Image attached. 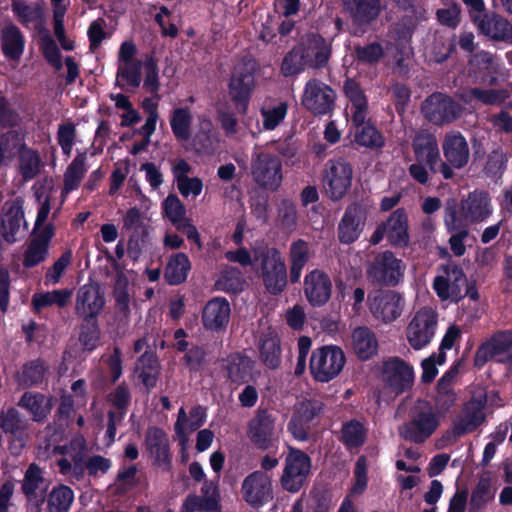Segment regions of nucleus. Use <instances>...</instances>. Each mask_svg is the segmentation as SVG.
<instances>
[{"instance_id": "18", "label": "nucleus", "mask_w": 512, "mask_h": 512, "mask_svg": "<svg viewBox=\"0 0 512 512\" xmlns=\"http://www.w3.org/2000/svg\"><path fill=\"white\" fill-rule=\"evenodd\" d=\"M276 417L267 409L259 408L247 424V436L259 450H269L274 446Z\"/></svg>"}, {"instance_id": "49", "label": "nucleus", "mask_w": 512, "mask_h": 512, "mask_svg": "<svg viewBox=\"0 0 512 512\" xmlns=\"http://www.w3.org/2000/svg\"><path fill=\"white\" fill-rule=\"evenodd\" d=\"M41 165V158L38 152L32 148L21 144L19 148V167L20 173L24 180L29 181L34 179L39 171Z\"/></svg>"}, {"instance_id": "33", "label": "nucleus", "mask_w": 512, "mask_h": 512, "mask_svg": "<svg viewBox=\"0 0 512 512\" xmlns=\"http://www.w3.org/2000/svg\"><path fill=\"white\" fill-rule=\"evenodd\" d=\"M387 241L394 248H407L410 244L408 215L405 208L394 210L386 221Z\"/></svg>"}, {"instance_id": "46", "label": "nucleus", "mask_w": 512, "mask_h": 512, "mask_svg": "<svg viewBox=\"0 0 512 512\" xmlns=\"http://www.w3.org/2000/svg\"><path fill=\"white\" fill-rule=\"evenodd\" d=\"M169 123L172 133L177 140L188 141L191 138L193 116L188 107L173 109Z\"/></svg>"}, {"instance_id": "23", "label": "nucleus", "mask_w": 512, "mask_h": 512, "mask_svg": "<svg viewBox=\"0 0 512 512\" xmlns=\"http://www.w3.org/2000/svg\"><path fill=\"white\" fill-rule=\"evenodd\" d=\"M309 68L323 69L327 67L332 55V43L319 33L307 34L298 45Z\"/></svg>"}, {"instance_id": "31", "label": "nucleus", "mask_w": 512, "mask_h": 512, "mask_svg": "<svg viewBox=\"0 0 512 512\" xmlns=\"http://www.w3.org/2000/svg\"><path fill=\"white\" fill-rule=\"evenodd\" d=\"M105 305V298L98 285L80 287L76 299V313L82 318H98Z\"/></svg>"}, {"instance_id": "22", "label": "nucleus", "mask_w": 512, "mask_h": 512, "mask_svg": "<svg viewBox=\"0 0 512 512\" xmlns=\"http://www.w3.org/2000/svg\"><path fill=\"white\" fill-rule=\"evenodd\" d=\"M303 292L312 307H323L331 299L332 280L325 271L313 269L304 277Z\"/></svg>"}, {"instance_id": "20", "label": "nucleus", "mask_w": 512, "mask_h": 512, "mask_svg": "<svg viewBox=\"0 0 512 512\" xmlns=\"http://www.w3.org/2000/svg\"><path fill=\"white\" fill-rule=\"evenodd\" d=\"M423 111L430 122L443 125L457 120L462 115L463 107L453 98L439 93L426 99Z\"/></svg>"}, {"instance_id": "30", "label": "nucleus", "mask_w": 512, "mask_h": 512, "mask_svg": "<svg viewBox=\"0 0 512 512\" xmlns=\"http://www.w3.org/2000/svg\"><path fill=\"white\" fill-rule=\"evenodd\" d=\"M442 150L451 169H461L469 162L470 150L466 138L460 132H449L445 135Z\"/></svg>"}, {"instance_id": "43", "label": "nucleus", "mask_w": 512, "mask_h": 512, "mask_svg": "<svg viewBox=\"0 0 512 512\" xmlns=\"http://www.w3.org/2000/svg\"><path fill=\"white\" fill-rule=\"evenodd\" d=\"M190 270L189 257L183 252H178L170 256L164 269V278L169 285L177 286L186 281Z\"/></svg>"}, {"instance_id": "47", "label": "nucleus", "mask_w": 512, "mask_h": 512, "mask_svg": "<svg viewBox=\"0 0 512 512\" xmlns=\"http://www.w3.org/2000/svg\"><path fill=\"white\" fill-rule=\"evenodd\" d=\"M367 438V429L362 422L351 419L342 424L340 441L348 449L361 447Z\"/></svg>"}, {"instance_id": "60", "label": "nucleus", "mask_w": 512, "mask_h": 512, "mask_svg": "<svg viewBox=\"0 0 512 512\" xmlns=\"http://www.w3.org/2000/svg\"><path fill=\"white\" fill-rule=\"evenodd\" d=\"M164 216L173 226L186 219V207L175 194H169L162 203Z\"/></svg>"}, {"instance_id": "16", "label": "nucleus", "mask_w": 512, "mask_h": 512, "mask_svg": "<svg viewBox=\"0 0 512 512\" xmlns=\"http://www.w3.org/2000/svg\"><path fill=\"white\" fill-rule=\"evenodd\" d=\"M354 35L367 33L381 13V0H343Z\"/></svg>"}, {"instance_id": "21", "label": "nucleus", "mask_w": 512, "mask_h": 512, "mask_svg": "<svg viewBox=\"0 0 512 512\" xmlns=\"http://www.w3.org/2000/svg\"><path fill=\"white\" fill-rule=\"evenodd\" d=\"M437 316L430 309L419 310L407 327V339L409 344L420 350L427 346L435 335Z\"/></svg>"}, {"instance_id": "36", "label": "nucleus", "mask_w": 512, "mask_h": 512, "mask_svg": "<svg viewBox=\"0 0 512 512\" xmlns=\"http://www.w3.org/2000/svg\"><path fill=\"white\" fill-rule=\"evenodd\" d=\"M17 405L25 409L34 422L44 423L53 408V399L40 392L26 391L18 400Z\"/></svg>"}, {"instance_id": "3", "label": "nucleus", "mask_w": 512, "mask_h": 512, "mask_svg": "<svg viewBox=\"0 0 512 512\" xmlns=\"http://www.w3.org/2000/svg\"><path fill=\"white\" fill-rule=\"evenodd\" d=\"M254 260L259 262L265 289L272 295L281 294L287 286V269L280 251L275 247L253 248Z\"/></svg>"}, {"instance_id": "17", "label": "nucleus", "mask_w": 512, "mask_h": 512, "mask_svg": "<svg viewBox=\"0 0 512 512\" xmlns=\"http://www.w3.org/2000/svg\"><path fill=\"white\" fill-rule=\"evenodd\" d=\"M243 500L253 508H261L273 499L272 476L261 470L248 474L241 485Z\"/></svg>"}, {"instance_id": "45", "label": "nucleus", "mask_w": 512, "mask_h": 512, "mask_svg": "<svg viewBox=\"0 0 512 512\" xmlns=\"http://www.w3.org/2000/svg\"><path fill=\"white\" fill-rule=\"evenodd\" d=\"M74 501V491L65 484H58L46 493L47 512H69Z\"/></svg>"}, {"instance_id": "40", "label": "nucleus", "mask_w": 512, "mask_h": 512, "mask_svg": "<svg viewBox=\"0 0 512 512\" xmlns=\"http://www.w3.org/2000/svg\"><path fill=\"white\" fill-rule=\"evenodd\" d=\"M475 26L479 33L493 40L512 39V24L495 13H487Z\"/></svg>"}, {"instance_id": "54", "label": "nucleus", "mask_w": 512, "mask_h": 512, "mask_svg": "<svg viewBox=\"0 0 512 512\" xmlns=\"http://www.w3.org/2000/svg\"><path fill=\"white\" fill-rule=\"evenodd\" d=\"M145 76L143 79V88L145 91L153 96L157 101L161 99L159 95L160 80H159V67L157 60L154 56L146 57L144 61Z\"/></svg>"}, {"instance_id": "32", "label": "nucleus", "mask_w": 512, "mask_h": 512, "mask_svg": "<svg viewBox=\"0 0 512 512\" xmlns=\"http://www.w3.org/2000/svg\"><path fill=\"white\" fill-rule=\"evenodd\" d=\"M259 359L270 370L281 366L282 347L278 333L271 327L263 331L258 341Z\"/></svg>"}, {"instance_id": "51", "label": "nucleus", "mask_w": 512, "mask_h": 512, "mask_svg": "<svg viewBox=\"0 0 512 512\" xmlns=\"http://www.w3.org/2000/svg\"><path fill=\"white\" fill-rule=\"evenodd\" d=\"M493 499L494 493L491 489L490 479L481 477L472 490L469 501V512H479Z\"/></svg>"}, {"instance_id": "37", "label": "nucleus", "mask_w": 512, "mask_h": 512, "mask_svg": "<svg viewBox=\"0 0 512 512\" xmlns=\"http://www.w3.org/2000/svg\"><path fill=\"white\" fill-rule=\"evenodd\" d=\"M351 347L361 361L372 359L378 352V340L367 326H358L351 333Z\"/></svg>"}, {"instance_id": "39", "label": "nucleus", "mask_w": 512, "mask_h": 512, "mask_svg": "<svg viewBox=\"0 0 512 512\" xmlns=\"http://www.w3.org/2000/svg\"><path fill=\"white\" fill-rule=\"evenodd\" d=\"M135 374L147 392L157 385L160 375V364L154 352L145 351L136 361Z\"/></svg>"}, {"instance_id": "57", "label": "nucleus", "mask_w": 512, "mask_h": 512, "mask_svg": "<svg viewBox=\"0 0 512 512\" xmlns=\"http://www.w3.org/2000/svg\"><path fill=\"white\" fill-rule=\"evenodd\" d=\"M277 217L281 228L292 232L297 228V207L296 204L287 198L282 199L277 206Z\"/></svg>"}, {"instance_id": "41", "label": "nucleus", "mask_w": 512, "mask_h": 512, "mask_svg": "<svg viewBox=\"0 0 512 512\" xmlns=\"http://www.w3.org/2000/svg\"><path fill=\"white\" fill-rule=\"evenodd\" d=\"M1 50L5 58L17 61L25 49V37L15 24L5 26L0 34Z\"/></svg>"}, {"instance_id": "58", "label": "nucleus", "mask_w": 512, "mask_h": 512, "mask_svg": "<svg viewBox=\"0 0 512 512\" xmlns=\"http://www.w3.org/2000/svg\"><path fill=\"white\" fill-rule=\"evenodd\" d=\"M470 100H477L484 105H500L505 102L508 93L505 89L471 88L468 91Z\"/></svg>"}, {"instance_id": "5", "label": "nucleus", "mask_w": 512, "mask_h": 512, "mask_svg": "<svg viewBox=\"0 0 512 512\" xmlns=\"http://www.w3.org/2000/svg\"><path fill=\"white\" fill-rule=\"evenodd\" d=\"M311 468L312 460L307 453L298 448L289 447L280 477L282 489L292 494L298 493L308 485Z\"/></svg>"}, {"instance_id": "48", "label": "nucleus", "mask_w": 512, "mask_h": 512, "mask_svg": "<svg viewBox=\"0 0 512 512\" xmlns=\"http://www.w3.org/2000/svg\"><path fill=\"white\" fill-rule=\"evenodd\" d=\"M87 156L85 152L78 153L72 162L68 165L64 173V187L63 192L69 193L76 190L87 171L86 168Z\"/></svg>"}, {"instance_id": "7", "label": "nucleus", "mask_w": 512, "mask_h": 512, "mask_svg": "<svg viewBox=\"0 0 512 512\" xmlns=\"http://www.w3.org/2000/svg\"><path fill=\"white\" fill-rule=\"evenodd\" d=\"M346 363L343 350L335 345L322 346L315 349L310 357V373L322 383L334 379L342 371Z\"/></svg>"}, {"instance_id": "12", "label": "nucleus", "mask_w": 512, "mask_h": 512, "mask_svg": "<svg viewBox=\"0 0 512 512\" xmlns=\"http://www.w3.org/2000/svg\"><path fill=\"white\" fill-rule=\"evenodd\" d=\"M336 92L328 84L312 78L305 84L302 105L316 116L330 114L335 108Z\"/></svg>"}, {"instance_id": "56", "label": "nucleus", "mask_w": 512, "mask_h": 512, "mask_svg": "<svg viewBox=\"0 0 512 512\" xmlns=\"http://www.w3.org/2000/svg\"><path fill=\"white\" fill-rule=\"evenodd\" d=\"M306 67L308 65L303 53L299 46H295L284 55L281 63V73L285 77H292L303 72Z\"/></svg>"}, {"instance_id": "15", "label": "nucleus", "mask_w": 512, "mask_h": 512, "mask_svg": "<svg viewBox=\"0 0 512 512\" xmlns=\"http://www.w3.org/2000/svg\"><path fill=\"white\" fill-rule=\"evenodd\" d=\"M48 487L49 482L44 477L43 469L38 464L31 463L21 482V491L29 511L42 512Z\"/></svg>"}, {"instance_id": "4", "label": "nucleus", "mask_w": 512, "mask_h": 512, "mask_svg": "<svg viewBox=\"0 0 512 512\" xmlns=\"http://www.w3.org/2000/svg\"><path fill=\"white\" fill-rule=\"evenodd\" d=\"M411 146L415 160L425 162L431 173H440L445 180L454 177V171L451 167L441 161L438 141L433 133L428 130H419L414 135Z\"/></svg>"}, {"instance_id": "9", "label": "nucleus", "mask_w": 512, "mask_h": 512, "mask_svg": "<svg viewBox=\"0 0 512 512\" xmlns=\"http://www.w3.org/2000/svg\"><path fill=\"white\" fill-rule=\"evenodd\" d=\"M353 169L344 158L331 159L327 162L323 174V186L328 198L340 201L352 185Z\"/></svg>"}, {"instance_id": "11", "label": "nucleus", "mask_w": 512, "mask_h": 512, "mask_svg": "<svg viewBox=\"0 0 512 512\" xmlns=\"http://www.w3.org/2000/svg\"><path fill=\"white\" fill-rule=\"evenodd\" d=\"M251 174L259 187L276 191L283 179L282 162L275 154L260 152L252 159Z\"/></svg>"}, {"instance_id": "64", "label": "nucleus", "mask_w": 512, "mask_h": 512, "mask_svg": "<svg viewBox=\"0 0 512 512\" xmlns=\"http://www.w3.org/2000/svg\"><path fill=\"white\" fill-rule=\"evenodd\" d=\"M444 223L449 233H458L459 231L469 230L468 224L470 223L455 206H449L445 209Z\"/></svg>"}, {"instance_id": "50", "label": "nucleus", "mask_w": 512, "mask_h": 512, "mask_svg": "<svg viewBox=\"0 0 512 512\" xmlns=\"http://www.w3.org/2000/svg\"><path fill=\"white\" fill-rule=\"evenodd\" d=\"M144 63L142 61L129 62L128 64H119L116 73L115 85L124 89L125 82L130 87L136 89L140 86L142 81V69Z\"/></svg>"}, {"instance_id": "38", "label": "nucleus", "mask_w": 512, "mask_h": 512, "mask_svg": "<svg viewBox=\"0 0 512 512\" xmlns=\"http://www.w3.org/2000/svg\"><path fill=\"white\" fill-rule=\"evenodd\" d=\"M48 371L45 361L41 358L30 360L14 375L15 383L20 389H30L40 386Z\"/></svg>"}, {"instance_id": "44", "label": "nucleus", "mask_w": 512, "mask_h": 512, "mask_svg": "<svg viewBox=\"0 0 512 512\" xmlns=\"http://www.w3.org/2000/svg\"><path fill=\"white\" fill-rule=\"evenodd\" d=\"M351 126L355 129L354 141L358 145L370 149H380L384 146L382 134L367 117L361 124L351 121Z\"/></svg>"}, {"instance_id": "28", "label": "nucleus", "mask_w": 512, "mask_h": 512, "mask_svg": "<svg viewBox=\"0 0 512 512\" xmlns=\"http://www.w3.org/2000/svg\"><path fill=\"white\" fill-rule=\"evenodd\" d=\"M22 222L24 227H27V223L24 220L23 200L15 198L5 202L0 215L1 235L5 242L13 244L18 240L17 234Z\"/></svg>"}, {"instance_id": "53", "label": "nucleus", "mask_w": 512, "mask_h": 512, "mask_svg": "<svg viewBox=\"0 0 512 512\" xmlns=\"http://www.w3.org/2000/svg\"><path fill=\"white\" fill-rule=\"evenodd\" d=\"M83 322L80 326L79 341L84 351H94L100 341V328L97 318H82Z\"/></svg>"}, {"instance_id": "26", "label": "nucleus", "mask_w": 512, "mask_h": 512, "mask_svg": "<svg viewBox=\"0 0 512 512\" xmlns=\"http://www.w3.org/2000/svg\"><path fill=\"white\" fill-rule=\"evenodd\" d=\"M486 398L472 397L462 408L461 414L453 419L455 433L466 435L476 431L486 420L484 408Z\"/></svg>"}, {"instance_id": "63", "label": "nucleus", "mask_w": 512, "mask_h": 512, "mask_svg": "<svg viewBox=\"0 0 512 512\" xmlns=\"http://www.w3.org/2000/svg\"><path fill=\"white\" fill-rule=\"evenodd\" d=\"M288 112V105L286 102H281L271 109H261L263 117V127L265 130H274L286 117Z\"/></svg>"}, {"instance_id": "59", "label": "nucleus", "mask_w": 512, "mask_h": 512, "mask_svg": "<svg viewBox=\"0 0 512 512\" xmlns=\"http://www.w3.org/2000/svg\"><path fill=\"white\" fill-rule=\"evenodd\" d=\"M508 156L501 147L491 151L484 166V172L488 177L501 178L506 170Z\"/></svg>"}, {"instance_id": "8", "label": "nucleus", "mask_w": 512, "mask_h": 512, "mask_svg": "<svg viewBox=\"0 0 512 512\" xmlns=\"http://www.w3.org/2000/svg\"><path fill=\"white\" fill-rule=\"evenodd\" d=\"M324 411V403L318 399H304L298 402L293 410L287 430L298 441L309 438L311 428L320 421Z\"/></svg>"}, {"instance_id": "27", "label": "nucleus", "mask_w": 512, "mask_h": 512, "mask_svg": "<svg viewBox=\"0 0 512 512\" xmlns=\"http://www.w3.org/2000/svg\"><path fill=\"white\" fill-rule=\"evenodd\" d=\"M231 316V307L225 297H213L202 309V324L207 331H225Z\"/></svg>"}, {"instance_id": "62", "label": "nucleus", "mask_w": 512, "mask_h": 512, "mask_svg": "<svg viewBox=\"0 0 512 512\" xmlns=\"http://www.w3.org/2000/svg\"><path fill=\"white\" fill-rule=\"evenodd\" d=\"M109 400L118 410V412H116V414H118V421H123L131 402V393L127 384L125 382L119 384L110 394Z\"/></svg>"}, {"instance_id": "1", "label": "nucleus", "mask_w": 512, "mask_h": 512, "mask_svg": "<svg viewBox=\"0 0 512 512\" xmlns=\"http://www.w3.org/2000/svg\"><path fill=\"white\" fill-rule=\"evenodd\" d=\"M405 262L391 250L375 253L366 263V278L378 287L394 288L404 281Z\"/></svg>"}, {"instance_id": "25", "label": "nucleus", "mask_w": 512, "mask_h": 512, "mask_svg": "<svg viewBox=\"0 0 512 512\" xmlns=\"http://www.w3.org/2000/svg\"><path fill=\"white\" fill-rule=\"evenodd\" d=\"M146 450L153 458V465L169 472L172 468V457L167 434L162 428L149 427L145 436Z\"/></svg>"}, {"instance_id": "55", "label": "nucleus", "mask_w": 512, "mask_h": 512, "mask_svg": "<svg viewBox=\"0 0 512 512\" xmlns=\"http://www.w3.org/2000/svg\"><path fill=\"white\" fill-rule=\"evenodd\" d=\"M220 504L219 491H215L212 496L200 497L196 494H189L184 500V509L188 512H209L218 510Z\"/></svg>"}, {"instance_id": "6", "label": "nucleus", "mask_w": 512, "mask_h": 512, "mask_svg": "<svg viewBox=\"0 0 512 512\" xmlns=\"http://www.w3.org/2000/svg\"><path fill=\"white\" fill-rule=\"evenodd\" d=\"M440 425V420L433 408L425 402L411 410L410 420L405 422L399 434L407 441L421 444L429 439Z\"/></svg>"}, {"instance_id": "29", "label": "nucleus", "mask_w": 512, "mask_h": 512, "mask_svg": "<svg viewBox=\"0 0 512 512\" xmlns=\"http://www.w3.org/2000/svg\"><path fill=\"white\" fill-rule=\"evenodd\" d=\"M461 212L470 223L485 221L492 214V202L489 193L485 190H474L460 204Z\"/></svg>"}, {"instance_id": "19", "label": "nucleus", "mask_w": 512, "mask_h": 512, "mask_svg": "<svg viewBox=\"0 0 512 512\" xmlns=\"http://www.w3.org/2000/svg\"><path fill=\"white\" fill-rule=\"evenodd\" d=\"M366 219V210L360 203L349 204L337 226L338 241L344 245L355 243L365 229Z\"/></svg>"}, {"instance_id": "24", "label": "nucleus", "mask_w": 512, "mask_h": 512, "mask_svg": "<svg viewBox=\"0 0 512 512\" xmlns=\"http://www.w3.org/2000/svg\"><path fill=\"white\" fill-rule=\"evenodd\" d=\"M54 235L55 228L51 223L42 227L37 233L32 232V238L23 255L22 265L24 268L31 269L47 259Z\"/></svg>"}, {"instance_id": "52", "label": "nucleus", "mask_w": 512, "mask_h": 512, "mask_svg": "<svg viewBox=\"0 0 512 512\" xmlns=\"http://www.w3.org/2000/svg\"><path fill=\"white\" fill-rule=\"evenodd\" d=\"M71 295L72 292L69 289H59L51 292L38 293L34 294L32 304L36 311H40L43 308L54 304L59 307H64L67 305Z\"/></svg>"}, {"instance_id": "14", "label": "nucleus", "mask_w": 512, "mask_h": 512, "mask_svg": "<svg viewBox=\"0 0 512 512\" xmlns=\"http://www.w3.org/2000/svg\"><path fill=\"white\" fill-rule=\"evenodd\" d=\"M413 366L400 357H389L382 363V380L396 395L409 391L414 384Z\"/></svg>"}, {"instance_id": "35", "label": "nucleus", "mask_w": 512, "mask_h": 512, "mask_svg": "<svg viewBox=\"0 0 512 512\" xmlns=\"http://www.w3.org/2000/svg\"><path fill=\"white\" fill-rule=\"evenodd\" d=\"M343 93L351 105V121L361 124L368 116V98L359 82L354 78H346L343 82Z\"/></svg>"}, {"instance_id": "61", "label": "nucleus", "mask_w": 512, "mask_h": 512, "mask_svg": "<svg viewBox=\"0 0 512 512\" xmlns=\"http://www.w3.org/2000/svg\"><path fill=\"white\" fill-rule=\"evenodd\" d=\"M354 54L359 63L373 65L384 56V49L379 42H372L364 46H355Z\"/></svg>"}, {"instance_id": "13", "label": "nucleus", "mask_w": 512, "mask_h": 512, "mask_svg": "<svg viewBox=\"0 0 512 512\" xmlns=\"http://www.w3.org/2000/svg\"><path fill=\"white\" fill-rule=\"evenodd\" d=\"M440 270L444 275L434 278L433 289L441 300L459 301L464 298L462 287L467 283V277L460 265L454 261L441 264Z\"/></svg>"}, {"instance_id": "42", "label": "nucleus", "mask_w": 512, "mask_h": 512, "mask_svg": "<svg viewBox=\"0 0 512 512\" xmlns=\"http://www.w3.org/2000/svg\"><path fill=\"white\" fill-rule=\"evenodd\" d=\"M28 428L27 420L15 407H9L0 413V429L6 435H11L19 446L25 445V435Z\"/></svg>"}, {"instance_id": "2", "label": "nucleus", "mask_w": 512, "mask_h": 512, "mask_svg": "<svg viewBox=\"0 0 512 512\" xmlns=\"http://www.w3.org/2000/svg\"><path fill=\"white\" fill-rule=\"evenodd\" d=\"M257 63L253 59H243L234 67L228 81V95L237 113L246 115L254 92Z\"/></svg>"}, {"instance_id": "34", "label": "nucleus", "mask_w": 512, "mask_h": 512, "mask_svg": "<svg viewBox=\"0 0 512 512\" xmlns=\"http://www.w3.org/2000/svg\"><path fill=\"white\" fill-rule=\"evenodd\" d=\"M254 366L255 362L249 356L235 352L226 357L223 370L231 383L242 385L253 379Z\"/></svg>"}, {"instance_id": "10", "label": "nucleus", "mask_w": 512, "mask_h": 512, "mask_svg": "<svg viewBox=\"0 0 512 512\" xmlns=\"http://www.w3.org/2000/svg\"><path fill=\"white\" fill-rule=\"evenodd\" d=\"M367 304L374 318L388 324L401 316L405 300L403 295L395 290L379 289L368 294Z\"/></svg>"}]
</instances>
